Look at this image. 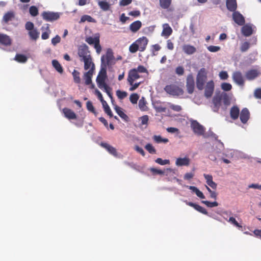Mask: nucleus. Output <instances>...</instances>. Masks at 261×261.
<instances>
[{
    "label": "nucleus",
    "instance_id": "obj_1",
    "mask_svg": "<svg viewBox=\"0 0 261 261\" xmlns=\"http://www.w3.org/2000/svg\"><path fill=\"white\" fill-rule=\"evenodd\" d=\"M222 101L225 106L230 103V99L227 93L225 92L216 93L212 99L211 108L214 112H218L221 105Z\"/></svg>",
    "mask_w": 261,
    "mask_h": 261
},
{
    "label": "nucleus",
    "instance_id": "obj_2",
    "mask_svg": "<svg viewBox=\"0 0 261 261\" xmlns=\"http://www.w3.org/2000/svg\"><path fill=\"white\" fill-rule=\"evenodd\" d=\"M114 60L113 52L111 48H109L107 49L106 55H103L101 58V67H105L107 68L108 66H112L115 63Z\"/></svg>",
    "mask_w": 261,
    "mask_h": 261
},
{
    "label": "nucleus",
    "instance_id": "obj_3",
    "mask_svg": "<svg viewBox=\"0 0 261 261\" xmlns=\"http://www.w3.org/2000/svg\"><path fill=\"white\" fill-rule=\"evenodd\" d=\"M86 42L90 45H93L97 54H100L101 51V47L100 44V35L97 33L94 37H87L85 39Z\"/></svg>",
    "mask_w": 261,
    "mask_h": 261
},
{
    "label": "nucleus",
    "instance_id": "obj_4",
    "mask_svg": "<svg viewBox=\"0 0 261 261\" xmlns=\"http://www.w3.org/2000/svg\"><path fill=\"white\" fill-rule=\"evenodd\" d=\"M25 28L28 31V35L31 40L36 41L39 37L40 33L37 29L34 28V24L31 21H28L25 24Z\"/></svg>",
    "mask_w": 261,
    "mask_h": 261
},
{
    "label": "nucleus",
    "instance_id": "obj_5",
    "mask_svg": "<svg viewBox=\"0 0 261 261\" xmlns=\"http://www.w3.org/2000/svg\"><path fill=\"white\" fill-rule=\"evenodd\" d=\"M207 79V72L205 68H201L197 75L196 86L197 88L201 90L203 89L205 82Z\"/></svg>",
    "mask_w": 261,
    "mask_h": 261
},
{
    "label": "nucleus",
    "instance_id": "obj_6",
    "mask_svg": "<svg viewBox=\"0 0 261 261\" xmlns=\"http://www.w3.org/2000/svg\"><path fill=\"white\" fill-rule=\"evenodd\" d=\"M164 90L169 94L172 96H179L184 94L182 88L174 84H170L165 86Z\"/></svg>",
    "mask_w": 261,
    "mask_h": 261
},
{
    "label": "nucleus",
    "instance_id": "obj_7",
    "mask_svg": "<svg viewBox=\"0 0 261 261\" xmlns=\"http://www.w3.org/2000/svg\"><path fill=\"white\" fill-rule=\"evenodd\" d=\"M107 78V68L105 67H101L100 70L96 78V82L99 88L102 89V86H105L107 84L106 83Z\"/></svg>",
    "mask_w": 261,
    "mask_h": 261
},
{
    "label": "nucleus",
    "instance_id": "obj_8",
    "mask_svg": "<svg viewBox=\"0 0 261 261\" xmlns=\"http://www.w3.org/2000/svg\"><path fill=\"white\" fill-rule=\"evenodd\" d=\"M191 127L193 132L199 136L203 135L204 134L205 129L204 127L196 120H192Z\"/></svg>",
    "mask_w": 261,
    "mask_h": 261
},
{
    "label": "nucleus",
    "instance_id": "obj_9",
    "mask_svg": "<svg viewBox=\"0 0 261 261\" xmlns=\"http://www.w3.org/2000/svg\"><path fill=\"white\" fill-rule=\"evenodd\" d=\"M41 15L43 19L47 21H53L58 19L60 17L59 13L50 11H44Z\"/></svg>",
    "mask_w": 261,
    "mask_h": 261
},
{
    "label": "nucleus",
    "instance_id": "obj_10",
    "mask_svg": "<svg viewBox=\"0 0 261 261\" xmlns=\"http://www.w3.org/2000/svg\"><path fill=\"white\" fill-rule=\"evenodd\" d=\"M88 47L86 44L81 45L78 48L77 54L80 58V61L85 60L91 57Z\"/></svg>",
    "mask_w": 261,
    "mask_h": 261
},
{
    "label": "nucleus",
    "instance_id": "obj_11",
    "mask_svg": "<svg viewBox=\"0 0 261 261\" xmlns=\"http://www.w3.org/2000/svg\"><path fill=\"white\" fill-rule=\"evenodd\" d=\"M214 87L213 81H210L206 83L204 90V96L206 98H210L212 96L214 91Z\"/></svg>",
    "mask_w": 261,
    "mask_h": 261
},
{
    "label": "nucleus",
    "instance_id": "obj_12",
    "mask_svg": "<svg viewBox=\"0 0 261 261\" xmlns=\"http://www.w3.org/2000/svg\"><path fill=\"white\" fill-rule=\"evenodd\" d=\"M140 77V76L137 73L136 68H133L129 71L127 80L129 85H133L135 81Z\"/></svg>",
    "mask_w": 261,
    "mask_h": 261
},
{
    "label": "nucleus",
    "instance_id": "obj_13",
    "mask_svg": "<svg viewBox=\"0 0 261 261\" xmlns=\"http://www.w3.org/2000/svg\"><path fill=\"white\" fill-rule=\"evenodd\" d=\"M233 81L238 85L243 86L244 85V79L243 74L240 71H235L232 74Z\"/></svg>",
    "mask_w": 261,
    "mask_h": 261
},
{
    "label": "nucleus",
    "instance_id": "obj_14",
    "mask_svg": "<svg viewBox=\"0 0 261 261\" xmlns=\"http://www.w3.org/2000/svg\"><path fill=\"white\" fill-rule=\"evenodd\" d=\"M136 42L138 46L139 50L142 52L145 50L148 42V40L146 37H142L138 38L136 41Z\"/></svg>",
    "mask_w": 261,
    "mask_h": 261
},
{
    "label": "nucleus",
    "instance_id": "obj_15",
    "mask_svg": "<svg viewBox=\"0 0 261 261\" xmlns=\"http://www.w3.org/2000/svg\"><path fill=\"white\" fill-rule=\"evenodd\" d=\"M186 87L187 91L189 94H192L194 92L195 83L194 78L191 74H189L187 78Z\"/></svg>",
    "mask_w": 261,
    "mask_h": 261
},
{
    "label": "nucleus",
    "instance_id": "obj_16",
    "mask_svg": "<svg viewBox=\"0 0 261 261\" xmlns=\"http://www.w3.org/2000/svg\"><path fill=\"white\" fill-rule=\"evenodd\" d=\"M232 18L234 22L239 25H243L245 23V19L243 15L239 12H233Z\"/></svg>",
    "mask_w": 261,
    "mask_h": 261
},
{
    "label": "nucleus",
    "instance_id": "obj_17",
    "mask_svg": "<svg viewBox=\"0 0 261 261\" xmlns=\"http://www.w3.org/2000/svg\"><path fill=\"white\" fill-rule=\"evenodd\" d=\"M250 118V112L246 108H243L240 112V118L243 124L247 122Z\"/></svg>",
    "mask_w": 261,
    "mask_h": 261
},
{
    "label": "nucleus",
    "instance_id": "obj_18",
    "mask_svg": "<svg viewBox=\"0 0 261 261\" xmlns=\"http://www.w3.org/2000/svg\"><path fill=\"white\" fill-rule=\"evenodd\" d=\"M41 30L42 31V39L46 40L48 39L49 35L51 33V31L49 29V25L48 24H45L44 25L41 27Z\"/></svg>",
    "mask_w": 261,
    "mask_h": 261
},
{
    "label": "nucleus",
    "instance_id": "obj_19",
    "mask_svg": "<svg viewBox=\"0 0 261 261\" xmlns=\"http://www.w3.org/2000/svg\"><path fill=\"white\" fill-rule=\"evenodd\" d=\"M259 74V72L256 69H251L245 73V76L248 80L251 81L257 77Z\"/></svg>",
    "mask_w": 261,
    "mask_h": 261
},
{
    "label": "nucleus",
    "instance_id": "obj_20",
    "mask_svg": "<svg viewBox=\"0 0 261 261\" xmlns=\"http://www.w3.org/2000/svg\"><path fill=\"white\" fill-rule=\"evenodd\" d=\"M163 31L161 35L166 38H168L172 33V29L168 23H164L162 25Z\"/></svg>",
    "mask_w": 261,
    "mask_h": 261
},
{
    "label": "nucleus",
    "instance_id": "obj_21",
    "mask_svg": "<svg viewBox=\"0 0 261 261\" xmlns=\"http://www.w3.org/2000/svg\"><path fill=\"white\" fill-rule=\"evenodd\" d=\"M100 145L102 147L105 148L110 154H112L114 156H118L116 148L113 147L112 146L105 142H101Z\"/></svg>",
    "mask_w": 261,
    "mask_h": 261
},
{
    "label": "nucleus",
    "instance_id": "obj_22",
    "mask_svg": "<svg viewBox=\"0 0 261 261\" xmlns=\"http://www.w3.org/2000/svg\"><path fill=\"white\" fill-rule=\"evenodd\" d=\"M182 51L187 55H191L196 51V48L190 44H184L182 46Z\"/></svg>",
    "mask_w": 261,
    "mask_h": 261
},
{
    "label": "nucleus",
    "instance_id": "obj_23",
    "mask_svg": "<svg viewBox=\"0 0 261 261\" xmlns=\"http://www.w3.org/2000/svg\"><path fill=\"white\" fill-rule=\"evenodd\" d=\"M12 40L10 37L6 34L0 33V44L4 46H9Z\"/></svg>",
    "mask_w": 261,
    "mask_h": 261
},
{
    "label": "nucleus",
    "instance_id": "obj_24",
    "mask_svg": "<svg viewBox=\"0 0 261 261\" xmlns=\"http://www.w3.org/2000/svg\"><path fill=\"white\" fill-rule=\"evenodd\" d=\"M63 113L66 118L68 119H76V115L71 109L65 108L63 109Z\"/></svg>",
    "mask_w": 261,
    "mask_h": 261
},
{
    "label": "nucleus",
    "instance_id": "obj_25",
    "mask_svg": "<svg viewBox=\"0 0 261 261\" xmlns=\"http://www.w3.org/2000/svg\"><path fill=\"white\" fill-rule=\"evenodd\" d=\"M240 113V109L237 106H233L230 110V116L233 120L238 118Z\"/></svg>",
    "mask_w": 261,
    "mask_h": 261
},
{
    "label": "nucleus",
    "instance_id": "obj_26",
    "mask_svg": "<svg viewBox=\"0 0 261 261\" xmlns=\"http://www.w3.org/2000/svg\"><path fill=\"white\" fill-rule=\"evenodd\" d=\"M93 73V68H92L84 73V79L85 81V84L86 85H89L92 83V77Z\"/></svg>",
    "mask_w": 261,
    "mask_h": 261
},
{
    "label": "nucleus",
    "instance_id": "obj_27",
    "mask_svg": "<svg viewBox=\"0 0 261 261\" xmlns=\"http://www.w3.org/2000/svg\"><path fill=\"white\" fill-rule=\"evenodd\" d=\"M190 163V160L188 157L184 158H177L175 162V164L177 166H189Z\"/></svg>",
    "mask_w": 261,
    "mask_h": 261
},
{
    "label": "nucleus",
    "instance_id": "obj_28",
    "mask_svg": "<svg viewBox=\"0 0 261 261\" xmlns=\"http://www.w3.org/2000/svg\"><path fill=\"white\" fill-rule=\"evenodd\" d=\"M15 18V13L12 11H9L5 13L2 19V22L8 23Z\"/></svg>",
    "mask_w": 261,
    "mask_h": 261
},
{
    "label": "nucleus",
    "instance_id": "obj_29",
    "mask_svg": "<svg viewBox=\"0 0 261 261\" xmlns=\"http://www.w3.org/2000/svg\"><path fill=\"white\" fill-rule=\"evenodd\" d=\"M226 5L227 9L231 12L235 11L237 8V0H226Z\"/></svg>",
    "mask_w": 261,
    "mask_h": 261
},
{
    "label": "nucleus",
    "instance_id": "obj_30",
    "mask_svg": "<svg viewBox=\"0 0 261 261\" xmlns=\"http://www.w3.org/2000/svg\"><path fill=\"white\" fill-rule=\"evenodd\" d=\"M142 22L140 20H136L129 25V30L133 33L137 32L141 28Z\"/></svg>",
    "mask_w": 261,
    "mask_h": 261
},
{
    "label": "nucleus",
    "instance_id": "obj_31",
    "mask_svg": "<svg viewBox=\"0 0 261 261\" xmlns=\"http://www.w3.org/2000/svg\"><path fill=\"white\" fill-rule=\"evenodd\" d=\"M82 61L84 62V69L88 70V69H92L93 68V71L95 69V65L94 64L92 61L91 57L88 58L87 59H85Z\"/></svg>",
    "mask_w": 261,
    "mask_h": 261
},
{
    "label": "nucleus",
    "instance_id": "obj_32",
    "mask_svg": "<svg viewBox=\"0 0 261 261\" xmlns=\"http://www.w3.org/2000/svg\"><path fill=\"white\" fill-rule=\"evenodd\" d=\"M117 114L125 121L127 122L129 118L126 114H125L122 110V108L118 106H116L114 108Z\"/></svg>",
    "mask_w": 261,
    "mask_h": 261
},
{
    "label": "nucleus",
    "instance_id": "obj_33",
    "mask_svg": "<svg viewBox=\"0 0 261 261\" xmlns=\"http://www.w3.org/2000/svg\"><path fill=\"white\" fill-rule=\"evenodd\" d=\"M242 33L246 37L250 36L253 33L252 27L249 25H245L242 28Z\"/></svg>",
    "mask_w": 261,
    "mask_h": 261
},
{
    "label": "nucleus",
    "instance_id": "obj_34",
    "mask_svg": "<svg viewBox=\"0 0 261 261\" xmlns=\"http://www.w3.org/2000/svg\"><path fill=\"white\" fill-rule=\"evenodd\" d=\"M160 7L164 9H168L172 4V0H159Z\"/></svg>",
    "mask_w": 261,
    "mask_h": 261
},
{
    "label": "nucleus",
    "instance_id": "obj_35",
    "mask_svg": "<svg viewBox=\"0 0 261 261\" xmlns=\"http://www.w3.org/2000/svg\"><path fill=\"white\" fill-rule=\"evenodd\" d=\"M147 102L145 100L144 97H142L139 101L138 106L139 109L142 111H145L147 110V107L146 106Z\"/></svg>",
    "mask_w": 261,
    "mask_h": 261
},
{
    "label": "nucleus",
    "instance_id": "obj_36",
    "mask_svg": "<svg viewBox=\"0 0 261 261\" xmlns=\"http://www.w3.org/2000/svg\"><path fill=\"white\" fill-rule=\"evenodd\" d=\"M52 65L56 70L60 73L63 72V69L60 63L56 60L52 61Z\"/></svg>",
    "mask_w": 261,
    "mask_h": 261
},
{
    "label": "nucleus",
    "instance_id": "obj_37",
    "mask_svg": "<svg viewBox=\"0 0 261 261\" xmlns=\"http://www.w3.org/2000/svg\"><path fill=\"white\" fill-rule=\"evenodd\" d=\"M189 189L191 190L192 192H194L196 195L201 198L204 199L205 198V196L202 193V192H201L198 188H197L196 187L194 186H189Z\"/></svg>",
    "mask_w": 261,
    "mask_h": 261
},
{
    "label": "nucleus",
    "instance_id": "obj_38",
    "mask_svg": "<svg viewBox=\"0 0 261 261\" xmlns=\"http://www.w3.org/2000/svg\"><path fill=\"white\" fill-rule=\"evenodd\" d=\"M153 141L157 143H167L169 142V140L167 138H163L161 136L154 135L153 136Z\"/></svg>",
    "mask_w": 261,
    "mask_h": 261
},
{
    "label": "nucleus",
    "instance_id": "obj_39",
    "mask_svg": "<svg viewBox=\"0 0 261 261\" xmlns=\"http://www.w3.org/2000/svg\"><path fill=\"white\" fill-rule=\"evenodd\" d=\"M98 4L100 8L105 11L110 9V5L105 1H99Z\"/></svg>",
    "mask_w": 261,
    "mask_h": 261
},
{
    "label": "nucleus",
    "instance_id": "obj_40",
    "mask_svg": "<svg viewBox=\"0 0 261 261\" xmlns=\"http://www.w3.org/2000/svg\"><path fill=\"white\" fill-rule=\"evenodd\" d=\"M74 83L80 84L81 83L80 73L76 70H74L72 73Z\"/></svg>",
    "mask_w": 261,
    "mask_h": 261
},
{
    "label": "nucleus",
    "instance_id": "obj_41",
    "mask_svg": "<svg viewBox=\"0 0 261 261\" xmlns=\"http://www.w3.org/2000/svg\"><path fill=\"white\" fill-rule=\"evenodd\" d=\"M86 108L87 110L90 112L93 113L95 116L97 115L94 107L93 106L92 102L91 101H88L86 103Z\"/></svg>",
    "mask_w": 261,
    "mask_h": 261
},
{
    "label": "nucleus",
    "instance_id": "obj_42",
    "mask_svg": "<svg viewBox=\"0 0 261 261\" xmlns=\"http://www.w3.org/2000/svg\"><path fill=\"white\" fill-rule=\"evenodd\" d=\"M29 13L32 16L35 17L38 14V9L35 6H31L29 8Z\"/></svg>",
    "mask_w": 261,
    "mask_h": 261
},
{
    "label": "nucleus",
    "instance_id": "obj_43",
    "mask_svg": "<svg viewBox=\"0 0 261 261\" xmlns=\"http://www.w3.org/2000/svg\"><path fill=\"white\" fill-rule=\"evenodd\" d=\"M139 98V96L137 93H133L129 96V100L133 104H136Z\"/></svg>",
    "mask_w": 261,
    "mask_h": 261
},
{
    "label": "nucleus",
    "instance_id": "obj_44",
    "mask_svg": "<svg viewBox=\"0 0 261 261\" xmlns=\"http://www.w3.org/2000/svg\"><path fill=\"white\" fill-rule=\"evenodd\" d=\"M116 95L120 99H123L127 95V93L125 91H122L120 90L116 91Z\"/></svg>",
    "mask_w": 261,
    "mask_h": 261
},
{
    "label": "nucleus",
    "instance_id": "obj_45",
    "mask_svg": "<svg viewBox=\"0 0 261 261\" xmlns=\"http://www.w3.org/2000/svg\"><path fill=\"white\" fill-rule=\"evenodd\" d=\"M28 57L22 54H17V62L24 63L28 61Z\"/></svg>",
    "mask_w": 261,
    "mask_h": 261
},
{
    "label": "nucleus",
    "instance_id": "obj_46",
    "mask_svg": "<svg viewBox=\"0 0 261 261\" xmlns=\"http://www.w3.org/2000/svg\"><path fill=\"white\" fill-rule=\"evenodd\" d=\"M138 50H139L138 48V46L137 45V43L136 41L134 43H133L129 47V51L131 53H136Z\"/></svg>",
    "mask_w": 261,
    "mask_h": 261
},
{
    "label": "nucleus",
    "instance_id": "obj_47",
    "mask_svg": "<svg viewBox=\"0 0 261 261\" xmlns=\"http://www.w3.org/2000/svg\"><path fill=\"white\" fill-rule=\"evenodd\" d=\"M86 21L90 22H94L95 21V19L93 18L91 16L87 15H85L82 17L81 19V22H85Z\"/></svg>",
    "mask_w": 261,
    "mask_h": 261
},
{
    "label": "nucleus",
    "instance_id": "obj_48",
    "mask_svg": "<svg viewBox=\"0 0 261 261\" xmlns=\"http://www.w3.org/2000/svg\"><path fill=\"white\" fill-rule=\"evenodd\" d=\"M145 148L151 154L155 153L156 150L154 148V147L152 145V144L150 143L147 144L145 146Z\"/></svg>",
    "mask_w": 261,
    "mask_h": 261
},
{
    "label": "nucleus",
    "instance_id": "obj_49",
    "mask_svg": "<svg viewBox=\"0 0 261 261\" xmlns=\"http://www.w3.org/2000/svg\"><path fill=\"white\" fill-rule=\"evenodd\" d=\"M222 90L225 91H230L232 88V86L230 84L228 83H223L221 85Z\"/></svg>",
    "mask_w": 261,
    "mask_h": 261
},
{
    "label": "nucleus",
    "instance_id": "obj_50",
    "mask_svg": "<svg viewBox=\"0 0 261 261\" xmlns=\"http://www.w3.org/2000/svg\"><path fill=\"white\" fill-rule=\"evenodd\" d=\"M169 107L170 109L176 112H180L182 110L181 107L179 105L169 103Z\"/></svg>",
    "mask_w": 261,
    "mask_h": 261
},
{
    "label": "nucleus",
    "instance_id": "obj_51",
    "mask_svg": "<svg viewBox=\"0 0 261 261\" xmlns=\"http://www.w3.org/2000/svg\"><path fill=\"white\" fill-rule=\"evenodd\" d=\"M250 47V44L248 42H244L243 43L240 47V50L242 52H245L247 51Z\"/></svg>",
    "mask_w": 261,
    "mask_h": 261
},
{
    "label": "nucleus",
    "instance_id": "obj_52",
    "mask_svg": "<svg viewBox=\"0 0 261 261\" xmlns=\"http://www.w3.org/2000/svg\"><path fill=\"white\" fill-rule=\"evenodd\" d=\"M155 162L161 165H165L170 164V161L169 160H163L161 158H158L155 160Z\"/></svg>",
    "mask_w": 261,
    "mask_h": 261
},
{
    "label": "nucleus",
    "instance_id": "obj_53",
    "mask_svg": "<svg viewBox=\"0 0 261 261\" xmlns=\"http://www.w3.org/2000/svg\"><path fill=\"white\" fill-rule=\"evenodd\" d=\"M150 171L153 175L159 174V175H164V171H162L160 169H158L154 168H151L150 169Z\"/></svg>",
    "mask_w": 261,
    "mask_h": 261
},
{
    "label": "nucleus",
    "instance_id": "obj_54",
    "mask_svg": "<svg viewBox=\"0 0 261 261\" xmlns=\"http://www.w3.org/2000/svg\"><path fill=\"white\" fill-rule=\"evenodd\" d=\"M202 203L205 204L207 206L210 207L217 206L218 205V203L216 201L210 202L208 201H202Z\"/></svg>",
    "mask_w": 261,
    "mask_h": 261
},
{
    "label": "nucleus",
    "instance_id": "obj_55",
    "mask_svg": "<svg viewBox=\"0 0 261 261\" xmlns=\"http://www.w3.org/2000/svg\"><path fill=\"white\" fill-rule=\"evenodd\" d=\"M207 49L213 53L218 51L220 50V47L218 46L210 45L207 47Z\"/></svg>",
    "mask_w": 261,
    "mask_h": 261
},
{
    "label": "nucleus",
    "instance_id": "obj_56",
    "mask_svg": "<svg viewBox=\"0 0 261 261\" xmlns=\"http://www.w3.org/2000/svg\"><path fill=\"white\" fill-rule=\"evenodd\" d=\"M136 70L137 73H147V69L144 67L143 65H139L138 66L137 68H136Z\"/></svg>",
    "mask_w": 261,
    "mask_h": 261
},
{
    "label": "nucleus",
    "instance_id": "obj_57",
    "mask_svg": "<svg viewBox=\"0 0 261 261\" xmlns=\"http://www.w3.org/2000/svg\"><path fill=\"white\" fill-rule=\"evenodd\" d=\"M229 222L236 226L237 227H242V226L239 224V223L237 221L235 218L232 217H231L229 219Z\"/></svg>",
    "mask_w": 261,
    "mask_h": 261
},
{
    "label": "nucleus",
    "instance_id": "obj_58",
    "mask_svg": "<svg viewBox=\"0 0 261 261\" xmlns=\"http://www.w3.org/2000/svg\"><path fill=\"white\" fill-rule=\"evenodd\" d=\"M175 72L179 75H182L184 73V68L182 66H178L175 69Z\"/></svg>",
    "mask_w": 261,
    "mask_h": 261
},
{
    "label": "nucleus",
    "instance_id": "obj_59",
    "mask_svg": "<svg viewBox=\"0 0 261 261\" xmlns=\"http://www.w3.org/2000/svg\"><path fill=\"white\" fill-rule=\"evenodd\" d=\"M61 41V38L59 35H56L54 38L51 39V43L54 45H56L59 43Z\"/></svg>",
    "mask_w": 261,
    "mask_h": 261
},
{
    "label": "nucleus",
    "instance_id": "obj_60",
    "mask_svg": "<svg viewBox=\"0 0 261 261\" xmlns=\"http://www.w3.org/2000/svg\"><path fill=\"white\" fill-rule=\"evenodd\" d=\"M141 124L142 125L147 124L148 121V116L147 115H144L140 118Z\"/></svg>",
    "mask_w": 261,
    "mask_h": 261
},
{
    "label": "nucleus",
    "instance_id": "obj_61",
    "mask_svg": "<svg viewBox=\"0 0 261 261\" xmlns=\"http://www.w3.org/2000/svg\"><path fill=\"white\" fill-rule=\"evenodd\" d=\"M154 28H155V26H154V25L149 26V27L145 28L144 29V31L146 34L152 33L154 31Z\"/></svg>",
    "mask_w": 261,
    "mask_h": 261
},
{
    "label": "nucleus",
    "instance_id": "obj_62",
    "mask_svg": "<svg viewBox=\"0 0 261 261\" xmlns=\"http://www.w3.org/2000/svg\"><path fill=\"white\" fill-rule=\"evenodd\" d=\"M195 210L198 211L199 212H206L204 208H203L201 206L195 203L194 206L193 207Z\"/></svg>",
    "mask_w": 261,
    "mask_h": 261
},
{
    "label": "nucleus",
    "instance_id": "obj_63",
    "mask_svg": "<svg viewBox=\"0 0 261 261\" xmlns=\"http://www.w3.org/2000/svg\"><path fill=\"white\" fill-rule=\"evenodd\" d=\"M254 95L255 98L261 99V88L256 89L254 91Z\"/></svg>",
    "mask_w": 261,
    "mask_h": 261
},
{
    "label": "nucleus",
    "instance_id": "obj_64",
    "mask_svg": "<svg viewBox=\"0 0 261 261\" xmlns=\"http://www.w3.org/2000/svg\"><path fill=\"white\" fill-rule=\"evenodd\" d=\"M219 76L221 80H226L228 77V75L226 71H221L219 73Z\"/></svg>",
    "mask_w": 261,
    "mask_h": 261
}]
</instances>
